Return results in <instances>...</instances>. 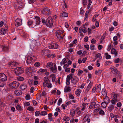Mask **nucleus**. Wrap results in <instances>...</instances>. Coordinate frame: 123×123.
<instances>
[{"instance_id": "nucleus-16", "label": "nucleus", "mask_w": 123, "mask_h": 123, "mask_svg": "<svg viewBox=\"0 0 123 123\" xmlns=\"http://www.w3.org/2000/svg\"><path fill=\"white\" fill-rule=\"evenodd\" d=\"M111 72L114 74H117V69L114 67H112L111 68Z\"/></svg>"}, {"instance_id": "nucleus-41", "label": "nucleus", "mask_w": 123, "mask_h": 123, "mask_svg": "<svg viewBox=\"0 0 123 123\" xmlns=\"http://www.w3.org/2000/svg\"><path fill=\"white\" fill-rule=\"evenodd\" d=\"M106 103L105 102L102 103L101 104V106L103 108H105L106 106Z\"/></svg>"}, {"instance_id": "nucleus-22", "label": "nucleus", "mask_w": 123, "mask_h": 123, "mask_svg": "<svg viewBox=\"0 0 123 123\" xmlns=\"http://www.w3.org/2000/svg\"><path fill=\"white\" fill-rule=\"evenodd\" d=\"M26 71L27 73L28 74L30 73L31 74L32 72V68L31 67H27L26 68Z\"/></svg>"}, {"instance_id": "nucleus-26", "label": "nucleus", "mask_w": 123, "mask_h": 123, "mask_svg": "<svg viewBox=\"0 0 123 123\" xmlns=\"http://www.w3.org/2000/svg\"><path fill=\"white\" fill-rule=\"evenodd\" d=\"M61 16L63 17H67L68 16V13L66 12H62Z\"/></svg>"}, {"instance_id": "nucleus-2", "label": "nucleus", "mask_w": 123, "mask_h": 123, "mask_svg": "<svg viewBox=\"0 0 123 123\" xmlns=\"http://www.w3.org/2000/svg\"><path fill=\"white\" fill-rule=\"evenodd\" d=\"M36 59L35 56L32 55H28L26 62L27 64H30Z\"/></svg>"}, {"instance_id": "nucleus-31", "label": "nucleus", "mask_w": 123, "mask_h": 123, "mask_svg": "<svg viewBox=\"0 0 123 123\" xmlns=\"http://www.w3.org/2000/svg\"><path fill=\"white\" fill-rule=\"evenodd\" d=\"M81 92V90L79 89H77L75 91V93L77 95L79 96L80 95V93Z\"/></svg>"}, {"instance_id": "nucleus-14", "label": "nucleus", "mask_w": 123, "mask_h": 123, "mask_svg": "<svg viewBox=\"0 0 123 123\" xmlns=\"http://www.w3.org/2000/svg\"><path fill=\"white\" fill-rule=\"evenodd\" d=\"M79 79L77 77L74 76V77L71 80V82L74 84H76L79 81Z\"/></svg>"}, {"instance_id": "nucleus-30", "label": "nucleus", "mask_w": 123, "mask_h": 123, "mask_svg": "<svg viewBox=\"0 0 123 123\" xmlns=\"http://www.w3.org/2000/svg\"><path fill=\"white\" fill-rule=\"evenodd\" d=\"M114 108V106L113 105H111L108 107V110L109 111H111Z\"/></svg>"}, {"instance_id": "nucleus-11", "label": "nucleus", "mask_w": 123, "mask_h": 123, "mask_svg": "<svg viewBox=\"0 0 123 123\" xmlns=\"http://www.w3.org/2000/svg\"><path fill=\"white\" fill-rule=\"evenodd\" d=\"M22 20L20 18H17L15 21V25L17 26H18L22 24Z\"/></svg>"}, {"instance_id": "nucleus-19", "label": "nucleus", "mask_w": 123, "mask_h": 123, "mask_svg": "<svg viewBox=\"0 0 123 123\" xmlns=\"http://www.w3.org/2000/svg\"><path fill=\"white\" fill-rule=\"evenodd\" d=\"M14 93L16 95L18 96L22 93V92L19 90H16L14 92Z\"/></svg>"}, {"instance_id": "nucleus-42", "label": "nucleus", "mask_w": 123, "mask_h": 123, "mask_svg": "<svg viewBox=\"0 0 123 123\" xmlns=\"http://www.w3.org/2000/svg\"><path fill=\"white\" fill-rule=\"evenodd\" d=\"M27 110L30 111H34V108L31 106L29 107L27 109Z\"/></svg>"}, {"instance_id": "nucleus-61", "label": "nucleus", "mask_w": 123, "mask_h": 123, "mask_svg": "<svg viewBox=\"0 0 123 123\" xmlns=\"http://www.w3.org/2000/svg\"><path fill=\"white\" fill-rule=\"evenodd\" d=\"M82 29H83V31H84V30H86L85 33L87 32V29L85 27V26L84 25H82Z\"/></svg>"}, {"instance_id": "nucleus-45", "label": "nucleus", "mask_w": 123, "mask_h": 123, "mask_svg": "<svg viewBox=\"0 0 123 123\" xmlns=\"http://www.w3.org/2000/svg\"><path fill=\"white\" fill-rule=\"evenodd\" d=\"M47 114V112L46 111H42L40 113V115L42 116H45Z\"/></svg>"}, {"instance_id": "nucleus-34", "label": "nucleus", "mask_w": 123, "mask_h": 123, "mask_svg": "<svg viewBox=\"0 0 123 123\" xmlns=\"http://www.w3.org/2000/svg\"><path fill=\"white\" fill-rule=\"evenodd\" d=\"M101 86L100 84H99L96 88V92H98L100 91L101 89Z\"/></svg>"}, {"instance_id": "nucleus-43", "label": "nucleus", "mask_w": 123, "mask_h": 123, "mask_svg": "<svg viewBox=\"0 0 123 123\" xmlns=\"http://www.w3.org/2000/svg\"><path fill=\"white\" fill-rule=\"evenodd\" d=\"M68 78H68L67 77L66 80V84L67 85H69L70 84V79H69V78Z\"/></svg>"}, {"instance_id": "nucleus-33", "label": "nucleus", "mask_w": 123, "mask_h": 123, "mask_svg": "<svg viewBox=\"0 0 123 123\" xmlns=\"http://www.w3.org/2000/svg\"><path fill=\"white\" fill-rule=\"evenodd\" d=\"M53 65V63L52 62H49L46 65V67L47 68H50Z\"/></svg>"}, {"instance_id": "nucleus-63", "label": "nucleus", "mask_w": 123, "mask_h": 123, "mask_svg": "<svg viewBox=\"0 0 123 123\" xmlns=\"http://www.w3.org/2000/svg\"><path fill=\"white\" fill-rule=\"evenodd\" d=\"M92 82H91L87 86V87H88L89 88H91L92 86Z\"/></svg>"}, {"instance_id": "nucleus-3", "label": "nucleus", "mask_w": 123, "mask_h": 123, "mask_svg": "<svg viewBox=\"0 0 123 123\" xmlns=\"http://www.w3.org/2000/svg\"><path fill=\"white\" fill-rule=\"evenodd\" d=\"M64 31L61 30H57L56 31L55 33L57 38L59 39H62L65 35L63 34Z\"/></svg>"}, {"instance_id": "nucleus-23", "label": "nucleus", "mask_w": 123, "mask_h": 123, "mask_svg": "<svg viewBox=\"0 0 123 123\" xmlns=\"http://www.w3.org/2000/svg\"><path fill=\"white\" fill-rule=\"evenodd\" d=\"M2 50L3 51L6 52L8 51V47L7 46L3 45L2 47Z\"/></svg>"}, {"instance_id": "nucleus-60", "label": "nucleus", "mask_w": 123, "mask_h": 123, "mask_svg": "<svg viewBox=\"0 0 123 123\" xmlns=\"http://www.w3.org/2000/svg\"><path fill=\"white\" fill-rule=\"evenodd\" d=\"M40 114V112L39 111H37L35 113V115L36 116H38Z\"/></svg>"}, {"instance_id": "nucleus-10", "label": "nucleus", "mask_w": 123, "mask_h": 123, "mask_svg": "<svg viewBox=\"0 0 123 123\" xmlns=\"http://www.w3.org/2000/svg\"><path fill=\"white\" fill-rule=\"evenodd\" d=\"M50 71L53 73H56L57 71V68L56 64L53 63V65L49 68Z\"/></svg>"}, {"instance_id": "nucleus-39", "label": "nucleus", "mask_w": 123, "mask_h": 123, "mask_svg": "<svg viewBox=\"0 0 123 123\" xmlns=\"http://www.w3.org/2000/svg\"><path fill=\"white\" fill-rule=\"evenodd\" d=\"M24 78L23 77L19 76L17 78V80L19 81H22L24 80Z\"/></svg>"}, {"instance_id": "nucleus-51", "label": "nucleus", "mask_w": 123, "mask_h": 123, "mask_svg": "<svg viewBox=\"0 0 123 123\" xmlns=\"http://www.w3.org/2000/svg\"><path fill=\"white\" fill-rule=\"evenodd\" d=\"M39 71L40 72L43 73L46 72L47 71V69L41 68L39 69Z\"/></svg>"}, {"instance_id": "nucleus-7", "label": "nucleus", "mask_w": 123, "mask_h": 123, "mask_svg": "<svg viewBox=\"0 0 123 123\" xmlns=\"http://www.w3.org/2000/svg\"><path fill=\"white\" fill-rule=\"evenodd\" d=\"M14 6L17 9L21 8L23 7L24 5L21 1L19 0L15 2Z\"/></svg>"}, {"instance_id": "nucleus-57", "label": "nucleus", "mask_w": 123, "mask_h": 123, "mask_svg": "<svg viewBox=\"0 0 123 123\" xmlns=\"http://www.w3.org/2000/svg\"><path fill=\"white\" fill-rule=\"evenodd\" d=\"M99 105L98 104H96V103L95 102V104L94 106V107L95 108H99Z\"/></svg>"}, {"instance_id": "nucleus-47", "label": "nucleus", "mask_w": 123, "mask_h": 123, "mask_svg": "<svg viewBox=\"0 0 123 123\" xmlns=\"http://www.w3.org/2000/svg\"><path fill=\"white\" fill-rule=\"evenodd\" d=\"M111 102L112 104V105H115L116 103L117 102V100H115L112 99L111 101Z\"/></svg>"}, {"instance_id": "nucleus-1", "label": "nucleus", "mask_w": 123, "mask_h": 123, "mask_svg": "<svg viewBox=\"0 0 123 123\" xmlns=\"http://www.w3.org/2000/svg\"><path fill=\"white\" fill-rule=\"evenodd\" d=\"M40 18L37 16H36L34 18L33 21L29 20L27 22L28 25L29 26L32 27L36 26L40 27L42 25H40L41 21H40Z\"/></svg>"}, {"instance_id": "nucleus-27", "label": "nucleus", "mask_w": 123, "mask_h": 123, "mask_svg": "<svg viewBox=\"0 0 123 123\" xmlns=\"http://www.w3.org/2000/svg\"><path fill=\"white\" fill-rule=\"evenodd\" d=\"M47 50L46 49H43L41 51L42 55L44 56H45L47 55Z\"/></svg>"}, {"instance_id": "nucleus-37", "label": "nucleus", "mask_w": 123, "mask_h": 123, "mask_svg": "<svg viewBox=\"0 0 123 123\" xmlns=\"http://www.w3.org/2000/svg\"><path fill=\"white\" fill-rule=\"evenodd\" d=\"M102 94L104 96L107 95L106 90L105 89H103L102 91Z\"/></svg>"}, {"instance_id": "nucleus-38", "label": "nucleus", "mask_w": 123, "mask_h": 123, "mask_svg": "<svg viewBox=\"0 0 123 123\" xmlns=\"http://www.w3.org/2000/svg\"><path fill=\"white\" fill-rule=\"evenodd\" d=\"M105 55L106 56V58L107 59H110L111 58V56L108 54V53H106L105 54Z\"/></svg>"}, {"instance_id": "nucleus-50", "label": "nucleus", "mask_w": 123, "mask_h": 123, "mask_svg": "<svg viewBox=\"0 0 123 123\" xmlns=\"http://www.w3.org/2000/svg\"><path fill=\"white\" fill-rule=\"evenodd\" d=\"M84 31H83V29H82V27H80L79 29V32L80 33H81L82 32H83L84 33H85V32L86 31V30H84Z\"/></svg>"}, {"instance_id": "nucleus-58", "label": "nucleus", "mask_w": 123, "mask_h": 123, "mask_svg": "<svg viewBox=\"0 0 123 123\" xmlns=\"http://www.w3.org/2000/svg\"><path fill=\"white\" fill-rule=\"evenodd\" d=\"M16 108L18 111L21 110V108L19 105H17L16 107Z\"/></svg>"}, {"instance_id": "nucleus-54", "label": "nucleus", "mask_w": 123, "mask_h": 123, "mask_svg": "<svg viewBox=\"0 0 123 123\" xmlns=\"http://www.w3.org/2000/svg\"><path fill=\"white\" fill-rule=\"evenodd\" d=\"M73 74H69V75H68L67 76V78H68H68H69V79H71V80L72 79V78H73Z\"/></svg>"}, {"instance_id": "nucleus-4", "label": "nucleus", "mask_w": 123, "mask_h": 123, "mask_svg": "<svg viewBox=\"0 0 123 123\" xmlns=\"http://www.w3.org/2000/svg\"><path fill=\"white\" fill-rule=\"evenodd\" d=\"M24 71V68L21 67L16 68H14V72L17 75H19L23 73Z\"/></svg>"}, {"instance_id": "nucleus-21", "label": "nucleus", "mask_w": 123, "mask_h": 123, "mask_svg": "<svg viewBox=\"0 0 123 123\" xmlns=\"http://www.w3.org/2000/svg\"><path fill=\"white\" fill-rule=\"evenodd\" d=\"M96 58H98V59L97 60V62H99L102 59V57L101 56V54L98 53L97 54L96 56Z\"/></svg>"}, {"instance_id": "nucleus-48", "label": "nucleus", "mask_w": 123, "mask_h": 123, "mask_svg": "<svg viewBox=\"0 0 123 123\" xmlns=\"http://www.w3.org/2000/svg\"><path fill=\"white\" fill-rule=\"evenodd\" d=\"M4 85L5 84L3 81H2L1 80H0V87H4Z\"/></svg>"}, {"instance_id": "nucleus-17", "label": "nucleus", "mask_w": 123, "mask_h": 123, "mask_svg": "<svg viewBox=\"0 0 123 123\" xmlns=\"http://www.w3.org/2000/svg\"><path fill=\"white\" fill-rule=\"evenodd\" d=\"M71 90V87L68 86H66L64 88V92H70Z\"/></svg>"}, {"instance_id": "nucleus-56", "label": "nucleus", "mask_w": 123, "mask_h": 123, "mask_svg": "<svg viewBox=\"0 0 123 123\" xmlns=\"http://www.w3.org/2000/svg\"><path fill=\"white\" fill-rule=\"evenodd\" d=\"M30 96L29 95H26L25 97V98L26 100H29L30 99Z\"/></svg>"}, {"instance_id": "nucleus-36", "label": "nucleus", "mask_w": 123, "mask_h": 123, "mask_svg": "<svg viewBox=\"0 0 123 123\" xmlns=\"http://www.w3.org/2000/svg\"><path fill=\"white\" fill-rule=\"evenodd\" d=\"M33 80L32 79H29L28 81V83L29 85L31 87L33 84Z\"/></svg>"}, {"instance_id": "nucleus-9", "label": "nucleus", "mask_w": 123, "mask_h": 123, "mask_svg": "<svg viewBox=\"0 0 123 123\" xmlns=\"http://www.w3.org/2000/svg\"><path fill=\"white\" fill-rule=\"evenodd\" d=\"M48 46L49 49H55L58 48V45L56 43H51L48 45Z\"/></svg>"}, {"instance_id": "nucleus-40", "label": "nucleus", "mask_w": 123, "mask_h": 123, "mask_svg": "<svg viewBox=\"0 0 123 123\" xmlns=\"http://www.w3.org/2000/svg\"><path fill=\"white\" fill-rule=\"evenodd\" d=\"M95 104V102H92L90 105L89 106V108L90 109H92L94 107Z\"/></svg>"}, {"instance_id": "nucleus-18", "label": "nucleus", "mask_w": 123, "mask_h": 123, "mask_svg": "<svg viewBox=\"0 0 123 123\" xmlns=\"http://www.w3.org/2000/svg\"><path fill=\"white\" fill-rule=\"evenodd\" d=\"M106 34L105 33H104L103 34L102 36L101 39L100 40V43H104V40L106 36Z\"/></svg>"}, {"instance_id": "nucleus-59", "label": "nucleus", "mask_w": 123, "mask_h": 123, "mask_svg": "<svg viewBox=\"0 0 123 123\" xmlns=\"http://www.w3.org/2000/svg\"><path fill=\"white\" fill-rule=\"evenodd\" d=\"M99 114L101 115H104L105 114V112L103 110H100L99 112Z\"/></svg>"}, {"instance_id": "nucleus-20", "label": "nucleus", "mask_w": 123, "mask_h": 123, "mask_svg": "<svg viewBox=\"0 0 123 123\" xmlns=\"http://www.w3.org/2000/svg\"><path fill=\"white\" fill-rule=\"evenodd\" d=\"M27 86L25 84H21L20 86V89L22 90H24L27 88Z\"/></svg>"}, {"instance_id": "nucleus-8", "label": "nucleus", "mask_w": 123, "mask_h": 123, "mask_svg": "<svg viewBox=\"0 0 123 123\" xmlns=\"http://www.w3.org/2000/svg\"><path fill=\"white\" fill-rule=\"evenodd\" d=\"M42 12L43 14L46 16H49L51 13V12L50 10L47 8H43Z\"/></svg>"}, {"instance_id": "nucleus-52", "label": "nucleus", "mask_w": 123, "mask_h": 123, "mask_svg": "<svg viewBox=\"0 0 123 123\" xmlns=\"http://www.w3.org/2000/svg\"><path fill=\"white\" fill-rule=\"evenodd\" d=\"M117 96L116 94H114L113 95V97L112 98V99L115 100H117Z\"/></svg>"}, {"instance_id": "nucleus-44", "label": "nucleus", "mask_w": 123, "mask_h": 123, "mask_svg": "<svg viewBox=\"0 0 123 123\" xmlns=\"http://www.w3.org/2000/svg\"><path fill=\"white\" fill-rule=\"evenodd\" d=\"M37 44V42L35 40H33L32 41L31 44L33 46L36 45Z\"/></svg>"}, {"instance_id": "nucleus-24", "label": "nucleus", "mask_w": 123, "mask_h": 123, "mask_svg": "<svg viewBox=\"0 0 123 123\" xmlns=\"http://www.w3.org/2000/svg\"><path fill=\"white\" fill-rule=\"evenodd\" d=\"M90 121V119L87 117L86 116H85L84 117L83 120V123L87 122L88 123H89Z\"/></svg>"}, {"instance_id": "nucleus-53", "label": "nucleus", "mask_w": 123, "mask_h": 123, "mask_svg": "<svg viewBox=\"0 0 123 123\" xmlns=\"http://www.w3.org/2000/svg\"><path fill=\"white\" fill-rule=\"evenodd\" d=\"M111 53L112 54H116V50L114 48L112 49L111 51Z\"/></svg>"}, {"instance_id": "nucleus-25", "label": "nucleus", "mask_w": 123, "mask_h": 123, "mask_svg": "<svg viewBox=\"0 0 123 123\" xmlns=\"http://www.w3.org/2000/svg\"><path fill=\"white\" fill-rule=\"evenodd\" d=\"M9 65L10 66H17L18 65V63L17 62H10L9 63Z\"/></svg>"}, {"instance_id": "nucleus-64", "label": "nucleus", "mask_w": 123, "mask_h": 123, "mask_svg": "<svg viewBox=\"0 0 123 123\" xmlns=\"http://www.w3.org/2000/svg\"><path fill=\"white\" fill-rule=\"evenodd\" d=\"M46 93L44 91H43L41 93L42 96H46Z\"/></svg>"}, {"instance_id": "nucleus-32", "label": "nucleus", "mask_w": 123, "mask_h": 123, "mask_svg": "<svg viewBox=\"0 0 123 123\" xmlns=\"http://www.w3.org/2000/svg\"><path fill=\"white\" fill-rule=\"evenodd\" d=\"M50 77L52 78V82H54L55 81V80L56 77L55 76L54 74H51L50 75Z\"/></svg>"}, {"instance_id": "nucleus-29", "label": "nucleus", "mask_w": 123, "mask_h": 123, "mask_svg": "<svg viewBox=\"0 0 123 123\" xmlns=\"http://www.w3.org/2000/svg\"><path fill=\"white\" fill-rule=\"evenodd\" d=\"M75 113V111L73 109H72L71 110L70 112V114L72 117H73Z\"/></svg>"}, {"instance_id": "nucleus-6", "label": "nucleus", "mask_w": 123, "mask_h": 123, "mask_svg": "<svg viewBox=\"0 0 123 123\" xmlns=\"http://www.w3.org/2000/svg\"><path fill=\"white\" fill-rule=\"evenodd\" d=\"M19 83L16 81H13L9 84L10 88L12 89L16 88L19 86Z\"/></svg>"}, {"instance_id": "nucleus-55", "label": "nucleus", "mask_w": 123, "mask_h": 123, "mask_svg": "<svg viewBox=\"0 0 123 123\" xmlns=\"http://www.w3.org/2000/svg\"><path fill=\"white\" fill-rule=\"evenodd\" d=\"M83 72L82 70L79 69L78 71V75L79 76L81 75Z\"/></svg>"}, {"instance_id": "nucleus-15", "label": "nucleus", "mask_w": 123, "mask_h": 123, "mask_svg": "<svg viewBox=\"0 0 123 123\" xmlns=\"http://www.w3.org/2000/svg\"><path fill=\"white\" fill-rule=\"evenodd\" d=\"M88 104L89 103H83L81 106V110L82 111H84V110L86 108L88 107Z\"/></svg>"}, {"instance_id": "nucleus-46", "label": "nucleus", "mask_w": 123, "mask_h": 123, "mask_svg": "<svg viewBox=\"0 0 123 123\" xmlns=\"http://www.w3.org/2000/svg\"><path fill=\"white\" fill-rule=\"evenodd\" d=\"M62 99L61 98H60L58 102L57 105H58L59 106L61 104V103L62 102Z\"/></svg>"}, {"instance_id": "nucleus-62", "label": "nucleus", "mask_w": 123, "mask_h": 123, "mask_svg": "<svg viewBox=\"0 0 123 123\" xmlns=\"http://www.w3.org/2000/svg\"><path fill=\"white\" fill-rule=\"evenodd\" d=\"M95 45L93 44H91L90 46V49L91 50H93L94 49Z\"/></svg>"}, {"instance_id": "nucleus-49", "label": "nucleus", "mask_w": 123, "mask_h": 123, "mask_svg": "<svg viewBox=\"0 0 123 123\" xmlns=\"http://www.w3.org/2000/svg\"><path fill=\"white\" fill-rule=\"evenodd\" d=\"M100 110V108H96L94 110L93 113H95L99 111Z\"/></svg>"}, {"instance_id": "nucleus-5", "label": "nucleus", "mask_w": 123, "mask_h": 123, "mask_svg": "<svg viewBox=\"0 0 123 123\" xmlns=\"http://www.w3.org/2000/svg\"><path fill=\"white\" fill-rule=\"evenodd\" d=\"M53 21L52 18L51 17H49L46 21V25L48 27H51L53 25Z\"/></svg>"}, {"instance_id": "nucleus-13", "label": "nucleus", "mask_w": 123, "mask_h": 123, "mask_svg": "<svg viewBox=\"0 0 123 123\" xmlns=\"http://www.w3.org/2000/svg\"><path fill=\"white\" fill-rule=\"evenodd\" d=\"M0 80L2 81H6L7 80L6 75L3 73H0Z\"/></svg>"}, {"instance_id": "nucleus-35", "label": "nucleus", "mask_w": 123, "mask_h": 123, "mask_svg": "<svg viewBox=\"0 0 123 123\" xmlns=\"http://www.w3.org/2000/svg\"><path fill=\"white\" fill-rule=\"evenodd\" d=\"M0 32L1 34L4 35L5 34L6 32V31L5 29L2 28L0 30Z\"/></svg>"}, {"instance_id": "nucleus-28", "label": "nucleus", "mask_w": 123, "mask_h": 123, "mask_svg": "<svg viewBox=\"0 0 123 123\" xmlns=\"http://www.w3.org/2000/svg\"><path fill=\"white\" fill-rule=\"evenodd\" d=\"M110 99L109 97L106 96H105V97L104 99V102L107 104L109 102Z\"/></svg>"}, {"instance_id": "nucleus-12", "label": "nucleus", "mask_w": 123, "mask_h": 123, "mask_svg": "<svg viewBox=\"0 0 123 123\" xmlns=\"http://www.w3.org/2000/svg\"><path fill=\"white\" fill-rule=\"evenodd\" d=\"M44 82L43 83V86L44 87H46L50 83V81L47 78L45 77L44 78Z\"/></svg>"}]
</instances>
